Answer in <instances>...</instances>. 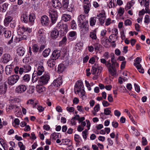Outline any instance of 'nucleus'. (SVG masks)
I'll return each instance as SVG.
<instances>
[{
	"mask_svg": "<svg viewBox=\"0 0 150 150\" xmlns=\"http://www.w3.org/2000/svg\"><path fill=\"white\" fill-rule=\"evenodd\" d=\"M78 23L79 26H80V25H86L87 22L84 16L81 15L78 17Z\"/></svg>",
	"mask_w": 150,
	"mask_h": 150,
	"instance_id": "8",
	"label": "nucleus"
},
{
	"mask_svg": "<svg viewBox=\"0 0 150 150\" xmlns=\"http://www.w3.org/2000/svg\"><path fill=\"white\" fill-rule=\"evenodd\" d=\"M60 136V134L59 133L54 132L50 136V139L55 140L59 138Z\"/></svg>",
	"mask_w": 150,
	"mask_h": 150,
	"instance_id": "36",
	"label": "nucleus"
},
{
	"mask_svg": "<svg viewBox=\"0 0 150 150\" xmlns=\"http://www.w3.org/2000/svg\"><path fill=\"white\" fill-rule=\"evenodd\" d=\"M74 8V6L72 4H68L66 6V7H64L63 8L64 9L66 10L69 12H71Z\"/></svg>",
	"mask_w": 150,
	"mask_h": 150,
	"instance_id": "38",
	"label": "nucleus"
},
{
	"mask_svg": "<svg viewBox=\"0 0 150 150\" xmlns=\"http://www.w3.org/2000/svg\"><path fill=\"white\" fill-rule=\"evenodd\" d=\"M30 76L28 74H26L23 76V78L22 81L23 82L28 83L30 81Z\"/></svg>",
	"mask_w": 150,
	"mask_h": 150,
	"instance_id": "31",
	"label": "nucleus"
},
{
	"mask_svg": "<svg viewBox=\"0 0 150 150\" xmlns=\"http://www.w3.org/2000/svg\"><path fill=\"white\" fill-rule=\"evenodd\" d=\"M41 23L43 25H48L50 22L49 18L46 15L43 16L40 19Z\"/></svg>",
	"mask_w": 150,
	"mask_h": 150,
	"instance_id": "10",
	"label": "nucleus"
},
{
	"mask_svg": "<svg viewBox=\"0 0 150 150\" xmlns=\"http://www.w3.org/2000/svg\"><path fill=\"white\" fill-rule=\"evenodd\" d=\"M112 65L113 67V68H114V69H115V72L114 73H112V76L114 75L116 73V69L115 68V67H119V64L116 62H114V64H112Z\"/></svg>",
	"mask_w": 150,
	"mask_h": 150,
	"instance_id": "49",
	"label": "nucleus"
},
{
	"mask_svg": "<svg viewBox=\"0 0 150 150\" xmlns=\"http://www.w3.org/2000/svg\"><path fill=\"white\" fill-rule=\"evenodd\" d=\"M19 78V76L18 75H11L8 78L7 83L9 85H13L17 82Z\"/></svg>",
	"mask_w": 150,
	"mask_h": 150,
	"instance_id": "4",
	"label": "nucleus"
},
{
	"mask_svg": "<svg viewBox=\"0 0 150 150\" xmlns=\"http://www.w3.org/2000/svg\"><path fill=\"white\" fill-rule=\"evenodd\" d=\"M6 30V28L4 27L1 25H0V34H1L3 33H4Z\"/></svg>",
	"mask_w": 150,
	"mask_h": 150,
	"instance_id": "58",
	"label": "nucleus"
},
{
	"mask_svg": "<svg viewBox=\"0 0 150 150\" xmlns=\"http://www.w3.org/2000/svg\"><path fill=\"white\" fill-rule=\"evenodd\" d=\"M69 0H63L62 2V7L63 8L64 7H66V6L69 4Z\"/></svg>",
	"mask_w": 150,
	"mask_h": 150,
	"instance_id": "53",
	"label": "nucleus"
},
{
	"mask_svg": "<svg viewBox=\"0 0 150 150\" xmlns=\"http://www.w3.org/2000/svg\"><path fill=\"white\" fill-rule=\"evenodd\" d=\"M88 130L87 129H85V130L83 131L82 132V136L83 139L85 140L86 139L87 137V132Z\"/></svg>",
	"mask_w": 150,
	"mask_h": 150,
	"instance_id": "51",
	"label": "nucleus"
},
{
	"mask_svg": "<svg viewBox=\"0 0 150 150\" xmlns=\"http://www.w3.org/2000/svg\"><path fill=\"white\" fill-rule=\"evenodd\" d=\"M21 19L22 21L27 23L28 21L27 13H25L23 14L21 16Z\"/></svg>",
	"mask_w": 150,
	"mask_h": 150,
	"instance_id": "34",
	"label": "nucleus"
},
{
	"mask_svg": "<svg viewBox=\"0 0 150 150\" xmlns=\"http://www.w3.org/2000/svg\"><path fill=\"white\" fill-rule=\"evenodd\" d=\"M56 27L60 29L61 30L62 29L65 32H66L67 30V25L66 24H62L61 23H58Z\"/></svg>",
	"mask_w": 150,
	"mask_h": 150,
	"instance_id": "19",
	"label": "nucleus"
},
{
	"mask_svg": "<svg viewBox=\"0 0 150 150\" xmlns=\"http://www.w3.org/2000/svg\"><path fill=\"white\" fill-rule=\"evenodd\" d=\"M94 110L96 112H98L100 109V105L99 104L96 105L94 108Z\"/></svg>",
	"mask_w": 150,
	"mask_h": 150,
	"instance_id": "64",
	"label": "nucleus"
},
{
	"mask_svg": "<svg viewBox=\"0 0 150 150\" xmlns=\"http://www.w3.org/2000/svg\"><path fill=\"white\" fill-rule=\"evenodd\" d=\"M50 49L49 48L45 49L43 52L42 55L44 57H47L49 54L50 52Z\"/></svg>",
	"mask_w": 150,
	"mask_h": 150,
	"instance_id": "39",
	"label": "nucleus"
},
{
	"mask_svg": "<svg viewBox=\"0 0 150 150\" xmlns=\"http://www.w3.org/2000/svg\"><path fill=\"white\" fill-rule=\"evenodd\" d=\"M55 27L51 32L50 37V38L53 39H55L58 38L59 35L58 30Z\"/></svg>",
	"mask_w": 150,
	"mask_h": 150,
	"instance_id": "9",
	"label": "nucleus"
},
{
	"mask_svg": "<svg viewBox=\"0 0 150 150\" xmlns=\"http://www.w3.org/2000/svg\"><path fill=\"white\" fill-rule=\"evenodd\" d=\"M71 28L73 29H75L76 28V25L74 21H72L71 22Z\"/></svg>",
	"mask_w": 150,
	"mask_h": 150,
	"instance_id": "57",
	"label": "nucleus"
},
{
	"mask_svg": "<svg viewBox=\"0 0 150 150\" xmlns=\"http://www.w3.org/2000/svg\"><path fill=\"white\" fill-rule=\"evenodd\" d=\"M24 70L25 71L28 72L30 71L31 69V67L28 64H26L24 66Z\"/></svg>",
	"mask_w": 150,
	"mask_h": 150,
	"instance_id": "50",
	"label": "nucleus"
},
{
	"mask_svg": "<svg viewBox=\"0 0 150 150\" xmlns=\"http://www.w3.org/2000/svg\"><path fill=\"white\" fill-rule=\"evenodd\" d=\"M27 89V87L24 85H20L16 89V92L18 93H21L24 92Z\"/></svg>",
	"mask_w": 150,
	"mask_h": 150,
	"instance_id": "7",
	"label": "nucleus"
},
{
	"mask_svg": "<svg viewBox=\"0 0 150 150\" xmlns=\"http://www.w3.org/2000/svg\"><path fill=\"white\" fill-rule=\"evenodd\" d=\"M94 49L95 50L98 51L101 47V45L98 43H96L93 45Z\"/></svg>",
	"mask_w": 150,
	"mask_h": 150,
	"instance_id": "47",
	"label": "nucleus"
},
{
	"mask_svg": "<svg viewBox=\"0 0 150 150\" xmlns=\"http://www.w3.org/2000/svg\"><path fill=\"white\" fill-rule=\"evenodd\" d=\"M14 68L13 65L11 64L7 66L5 68V72L6 74L9 75L11 74Z\"/></svg>",
	"mask_w": 150,
	"mask_h": 150,
	"instance_id": "15",
	"label": "nucleus"
},
{
	"mask_svg": "<svg viewBox=\"0 0 150 150\" xmlns=\"http://www.w3.org/2000/svg\"><path fill=\"white\" fill-rule=\"evenodd\" d=\"M91 7L90 4H84L83 5L84 10L85 13L87 14L88 13Z\"/></svg>",
	"mask_w": 150,
	"mask_h": 150,
	"instance_id": "29",
	"label": "nucleus"
},
{
	"mask_svg": "<svg viewBox=\"0 0 150 150\" xmlns=\"http://www.w3.org/2000/svg\"><path fill=\"white\" fill-rule=\"evenodd\" d=\"M109 41L107 38L105 39V41H103L102 42V44L106 47H107L108 46V44L107 42H108Z\"/></svg>",
	"mask_w": 150,
	"mask_h": 150,
	"instance_id": "55",
	"label": "nucleus"
},
{
	"mask_svg": "<svg viewBox=\"0 0 150 150\" xmlns=\"http://www.w3.org/2000/svg\"><path fill=\"white\" fill-rule=\"evenodd\" d=\"M62 83V81L61 77H59L54 80L52 84L55 87H57L61 85Z\"/></svg>",
	"mask_w": 150,
	"mask_h": 150,
	"instance_id": "17",
	"label": "nucleus"
},
{
	"mask_svg": "<svg viewBox=\"0 0 150 150\" xmlns=\"http://www.w3.org/2000/svg\"><path fill=\"white\" fill-rule=\"evenodd\" d=\"M76 35V33L74 31L70 32L69 33V35L71 37H74Z\"/></svg>",
	"mask_w": 150,
	"mask_h": 150,
	"instance_id": "54",
	"label": "nucleus"
},
{
	"mask_svg": "<svg viewBox=\"0 0 150 150\" xmlns=\"http://www.w3.org/2000/svg\"><path fill=\"white\" fill-rule=\"evenodd\" d=\"M7 90L6 86L4 84L0 86V94H4Z\"/></svg>",
	"mask_w": 150,
	"mask_h": 150,
	"instance_id": "27",
	"label": "nucleus"
},
{
	"mask_svg": "<svg viewBox=\"0 0 150 150\" xmlns=\"http://www.w3.org/2000/svg\"><path fill=\"white\" fill-rule=\"evenodd\" d=\"M117 36L112 34L110 36L109 40L110 42H115L117 41Z\"/></svg>",
	"mask_w": 150,
	"mask_h": 150,
	"instance_id": "32",
	"label": "nucleus"
},
{
	"mask_svg": "<svg viewBox=\"0 0 150 150\" xmlns=\"http://www.w3.org/2000/svg\"><path fill=\"white\" fill-rule=\"evenodd\" d=\"M50 79V76L48 74H44L40 78L38 82L41 85H44L48 83Z\"/></svg>",
	"mask_w": 150,
	"mask_h": 150,
	"instance_id": "5",
	"label": "nucleus"
},
{
	"mask_svg": "<svg viewBox=\"0 0 150 150\" xmlns=\"http://www.w3.org/2000/svg\"><path fill=\"white\" fill-rule=\"evenodd\" d=\"M109 108H105L104 109V113L106 115H108L111 112V111L108 109Z\"/></svg>",
	"mask_w": 150,
	"mask_h": 150,
	"instance_id": "56",
	"label": "nucleus"
},
{
	"mask_svg": "<svg viewBox=\"0 0 150 150\" xmlns=\"http://www.w3.org/2000/svg\"><path fill=\"white\" fill-rule=\"evenodd\" d=\"M19 147L20 148V150H25V146L23 145L22 142H20L18 143Z\"/></svg>",
	"mask_w": 150,
	"mask_h": 150,
	"instance_id": "46",
	"label": "nucleus"
},
{
	"mask_svg": "<svg viewBox=\"0 0 150 150\" xmlns=\"http://www.w3.org/2000/svg\"><path fill=\"white\" fill-rule=\"evenodd\" d=\"M125 9L124 8L120 7L118 9L117 13L120 16H122L124 13Z\"/></svg>",
	"mask_w": 150,
	"mask_h": 150,
	"instance_id": "45",
	"label": "nucleus"
},
{
	"mask_svg": "<svg viewBox=\"0 0 150 150\" xmlns=\"http://www.w3.org/2000/svg\"><path fill=\"white\" fill-rule=\"evenodd\" d=\"M2 62L4 63H7L11 59V55L8 54H5L2 57Z\"/></svg>",
	"mask_w": 150,
	"mask_h": 150,
	"instance_id": "14",
	"label": "nucleus"
},
{
	"mask_svg": "<svg viewBox=\"0 0 150 150\" xmlns=\"http://www.w3.org/2000/svg\"><path fill=\"white\" fill-rule=\"evenodd\" d=\"M79 27L81 29V32L83 34L86 33L88 30V27L86 25H80Z\"/></svg>",
	"mask_w": 150,
	"mask_h": 150,
	"instance_id": "18",
	"label": "nucleus"
},
{
	"mask_svg": "<svg viewBox=\"0 0 150 150\" xmlns=\"http://www.w3.org/2000/svg\"><path fill=\"white\" fill-rule=\"evenodd\" d=\"M4 34V36L6 38H8L11 36V32L8 30H6Z\"/></svg>",
	"mask_w": 150,
	"mask_h": 150,
	"instance_id": "44",
	"label": "nucleus"
},
{
	"mask_svg": "<svg viewBox=\"0 0 150 150\" xmlns=\"http://www.w3.org/2000/svg\"><path fill=\"white\" fill-rule=\"evenodd\" d=\"M38 85L36 87V91L39 93H41L45 91V88L42 85Z\"/></svg>",
	"mask_w": 150,
	"mask_h": 150,
	"instance_id": "25",
	"label": "nucleus"
},
{
	"mask_svg": "<svg viewBox=\"0 0 150 150\" xmlns=\"http://www.w3.org/2000/svg\"><path fill=\"white\" fill-rule=\"evenodd\" d=\"M64 69V65L63 64H60L58 66L57 72L59 73H60L63 71Z\"/></svg>",
	"mask_w": 150,
	"mask_h": 150,
	"instance_id": "35",
	"label": "nucleus"
},
{
	"mask_svg": "<svg viewBox=\"0 0 150 150\" xmlns=\"http://www.w3.org/2000/svg\"><path fill=\"white\" fill-rule=\"evenodd\" d=\"M90 37L93 40H96L97 39L96 35V29L91 32L89 34Z\"/></svg>",
	"mask_w": 150,
	"mask_h": 150,
	"instance_id": "23",
	"label": "nucleus"
},
{
	"mask_svg": "<svg viewBox=\"0 0 150 150\" xmlns=\"http://www.w3.org/2000/svg\"><path fill=\"white\" fill-rule=\"evenodd\" d=\"M102 69V67L98 66V64H95L93 65L91 70V73L94 75L93 77V80L97 79L98 78Z\"/></svg>",
	"mask_w": 150,
	"mask_h": 150,
	"instance_id": "2",
	"label": "nucleus"
},
{
	"mask_svg": "<svg viewBox=\"0 0 150 150\" xmlns=\"http://www.w3.org/2000/svg\"><path fill=\"white\" fill-rule=\"evenodd\" d=\"M61 51L59 50H56L52 52V58L56 60L58 59L60 56Z\"/></svg>",
	"mask_w": 150,
	"mask_h": 150,
	"instance_id": "13",
	"label": "nucleus"
},
{
	"mask_svg": "<svg viewBox=\"0 0 150 150\" xmlns=\"http://www.w3.org/2000/svg\"><path fill=\"white\" fill-rule=\"evenodd\" d=\"M29 38V36L27 34H25L21 36H20V38L21 40H26L28 38Z\"/></svg>",
	"mask_w": 150,
	"mask_h": 150,
	"instance_id": "52",
	"label": "nucleus"
},
{
	"mask_svg": "<svg viewBox=\"0 0 150 150\" xmlns=\"http://www.w3.org/2000/svg\"><path fill=\"white\" fill-rule=\"evenodd\" d=\"M131 24L132 21L129 19H127L125 20V21L124 24L126 26L130 25Z\"/></svg>",
	"mask_w": 150,
	"mask_h": 150,
	"instance_id": "59",
	"label": "nucleus"
},
{
	"mask_svg": "<svg viewBox=\"0 0 150 150\" xmlns=\"http://www.w3.org/2000/svg\"><path fill=\"white\" fill-rule=\"evenodd\" d=\"M105 65L108 68V70L110 73L112 75V73L115 72V69L112 65V64H111L110 62V60L105 64Z\"/></svg>",
	"mask_w": 150,
	"mask_h": 150,
	"instance_id": "16",
	"label": "nucleus"
},
{
	"mask_svg": "<svg viewBox=\"0 0 150 150\" xmlns=\"http://www.w3.org/2000/svg\"><path fill=\"white\" fill-rule=\"evenodd\" d=\"M17 52L19 56H22L25 53V49L23 47H19L17 49Z\"/></svg>",
	"mask_w": 150,
	"mask_h": 150,
	"instance_id": "24",
	"label": "nucleus"
},
{
	"mask_svg": "<svg viewBox=\"0 0 150 150\" xmlns=\"http://www.w3.org/2000/svg\"><path fill=\"white\" fill-rule=\"evenodd\" d=\"M54 59H53L52 58L51 59H49L47 62V64L49 67H53L56 64V62L54 61Z\"/></svg>",
	"mask_w": 150,
	"mask_h": 150,
	"instance_id": "30",
	"label": "nucleus"
},
{
	"mask_svg": "<svg viewBox=\"0 0 150 150\" xmlns=\"http://www.w3.org/2000/svg\"><path fill=\"white\" fill-rule=\"evenodd\" d=\"M135 1L134 0H132L131 1L128 2L125 7V9L126 11H127L130 9L131 7L134 5Z\"/></svg>",
	"mask_w": 150,
	"mask_h": 150,
	"instance_id": "22",
	"label": "nucleus"
},
{
	"mask_svg": "<svg viewBox=\"0 0 150 150\" xmlns=\"http://www.w3.org/2000/svg\"><path fill=\"white\" fill-rule=\"evenodd\" d=\"M35 18V15L33 13H30L29 16V21L32 25L34 23Z\"/></svg>",
	"mask_w": 150,
	"mask_h": 150,
	"instance_id": "26",
	"label": "nucleus"
},
{
	"mask_svg": "<svg viewBox=\"0 0 150 150\" xmlns=\"http://www.w3.org/2000/svg\"><path fill=\"white\" fill-rule=\"evenodd\" d=\"M82 45V43L79 42L77 43L75 46V50L76 51H79L81 48Z\"/></svg>",
	"mask_w": 150,
	"mask_h": 150,
	"instance_id": "43",
	"label": "nucleus"
},
{
	"mask_svg": "<svg viewBox=\"0 0 150 150\" xmlns=\"http://www.w3.org/2000/svg\"><path fill=\"white\" fill-rule=\"evenodd\" d=\"M74 140L76 142L79 143L81 140V139L79 135L75 134L74 136Z\"/></svg>",
	"mask_w": 150,
	"mask_h": 150,
	"instance_id": "48",
	"label": "nucleus"
},
{
	"mask_svg": "<svg viewBox=\"0 0 150 150\" xmlns=\"http://www.w3.org/2000/svg\"><path fill=\"white\" fill-rule=\"evenodd\" d=\"M85 83H86V86L87 87L88 90L89 91L91 90V88L90 86V85L89 83L86 80H85Z\"/></svg>",
	"mask_w": 150,
	"mask_h": 150,
	"instance_id": "63",
	"label": "nucleus"
},
{
	"mask_svg": "<svg viewBox=\"0 0 150 150\" xmlns=\"http://www.w3.org/2000/svg\"><path fill=\"white\" fill-rule=\"evenodd\" d=\"M149 16L148 15H146L144 18V23L147 24H148L149 23Z\"/></svg>",
	"mask_w": 150,
	"mask_h": 150,
	"instance_id": "60",
	"label": "nucleus"
},
{
	"mask_svg": "<svg viewBox=\"0 0 150 150\" xmlns=\"http://www.w3.org/2000/svg\"><path fill=\"white\" fill-rule=\"evenodd\" d=\"M37 38L38 40L42 42L44 41L45 38L44 30L43 29H39L37 33Z\"/></svg>",
	"mask_w": 150,
	"mask_h": 150,
	"instance_id": "6",
	"label": "nucleus"
},
{
	"mask_svg": "<svg viewBox=\"0 0 150 150\" xmlns=\"http://www.w3.org/2000/svg\"><path fill=\"white\" fill-rule=\"evenodd\" d=\"M12 108V110L14 112H16L20 110L21 109L20 107L16 105H12V107H11Z\"/></svg>",
	"mask_w": 150,
	"mask_h": 150,
	"instance_id": "41",
	"label": "nucleus"
},
{
	"mask_svg": "<svg viewBox=\"0 0 150 150\" xmlns=\"http://www.w3.org/2000/svg\"><path fill=\"white\" fill-rule=\"evenodd\" d=\"M12 18L10 16H6L4 19V23L5 25L7 26L11 22Z\"/></svg>",
	"mask_w": 150,
	"mask_h": 150,
	"instance_id": "28",
	"label": "nucleus"
},
{
	"mask_svg": "<svg viewBox=\"0 0 150 150\" xmlns=\"http://www.w3.org/2000/svg\"><path fill=\"white\" fill-rule=\"evenodd\" d=\"M9 5V4L8 3H5L3 4L1 6H0V11L2 12H5L7 9Z\"/></svg>",
	"mask_w": 150,
	"mask_h": 150,
	"instance_id": "21",
	"label": "nucleus"
},
{
	"mask_svg": "<svg viewBox=\"0 0 150 150\" xmlns=\"http://www.w3.org/2000/svg\"><path fill=\"white\" fill-rule=\"evenodd\" d=\"M96 17H93L90 18L89 20L90 24V26H93L95 25L96 20Z\"/></svg>",
	"mask_w": 150,
	"mask_h": 150,
	"instance_id": "33",
	"label": "nucleus"
},
{
	"mask_svg": "<svg viewBox=\"0 0 150 150\" xmlns=\"http://www.w3.org/2000/svg\"><path fill=\"white\" fill-rule=\"evenodd\" d=\"M48 13L52 24H55L57 21L58 17L57 11L54 9H50L49 10Z\"/></svg>",
	"mask_w": 150,
	"mask_h": 150,
	"instance_id": "3",
	"label": "nucleus"
},
{
	"mask_svg": "<svg viewBox=\"0 0 150 150\" xmlns=\"http://www.w3.org/2000/svg\"><path fill=\"white\" fill-rule=\"evenodd\" d=\"M39 47L38 45L35 44H33L32 46L33 51L35 53H37L39 50Z\"/></svg>",
	"mask_w": 150,
	"mask_h": 150,
	"instance_id": "42",
	"label": "nucleus"
},
{
	"mask_svg": "<svg viewBox=\"0 0 150 150\" xmlns=\"http://www.w3.org/2000/svg\"><path fill=\"white\" fill-rule=\"evenodd\" d=\"M52 6L55 8H59L61 6L60 2L58 0H52Z\"/></svg>",
	"mask_w": 150,
	"mask_h": 150,
	"instance_id": "20",
	"label": "nucleus"
},
{
	"mask_svg": "<svg viewBox=\"0 0 150 150\" xmlns=\"http://www.w3.org/2000/svg\"><path fill=\"white\" fill-rule=\"evenodd\" d=\"M137 68L138 71L141 73H143L144 72V70L142 67L141 65L140 64L137 63L135 64V66Z\"/></svg>",
	"mask_w": 150,
	"mask_h": 150,
	"instance_id": "37",
	"label": "nucleus"
},
{
	"mask_svg": "<svg viewBox=\"0 0 150 150\" xmlns=\"http://www.w3.org/2000/svg\"><path fill=\"white\" fill-rule=\"evenodd\" d=\"M96 18L99 19V22L101 25L104 23L106 18L104 14L102 13H100L97 15Z\"/></svg>",
	"mask_w": 150,
	"mask_h": 150,
	"instance_id": "12",
	"label": "nucleus"
},
{
	"mask_svg": "<svg viewBox=\"0 0 150 150\" xmlns=\"http://www.w3.org/2000/svg\"><path fill=\"white\" fill-rule=\"evenodd\" d=\"M74 91L75 93L78 94L82 99H83L85 97V91L81 81H78L76 82L75 85Z\"/></svg>",
	"mask_w": 150,
	"mask_h": 150,
	"instance_id": "1",
	"label": "nucleus"
},
{
	"mask_svg": "<svg viewBox=\"0 0 150 150\" xmlns=\"http://www.w3.org/2000/svg\"><path fill=\"white\" fill-rule=\"evenodd\" d=\"M44 71L43 67L42 65H40L38 66L36 70H35L34 72L37 74V76H40L42 74Z\"/></svg>",
	"mask_w": 150,
	"mask_h": 150,
	"instance_id": "11",
	"label": "nucleus"
},
{
	"mask_svg": "<svg viewBox=\"0 0 150 150\" xmlns=\"http://www.w3.org/2000/svg\"><path fill=\"white\" fill-rule=\"evenodd\" d=\"M67 110L69 112H73L74 110V108L73 107H67Z\"/></svg>",
	"mask_w": 150,
	"mask_h": 150,
	"instance_id": "62",
	"label": "nucleus"
},
{
	"mask_svg": "<svg viewBox=\"0 0 150 150\" xmlns=\"http://www.w3.org/2000/svg\"><path fill=\"white\" fill-rule=\"evenodd\" d=\"M142 142L143 145H146L147 144V142L145 137H142Z\"/></svg>",
	"mask_w": 150,
	"mask_h": 150,
	"instance_id": "61",
	"label": "nucleus"
},
{
	"mask_svg": "<svg viewBox=\"0 0 150 150\" xmlns=\"http://www.w3.org/2000/svg\"><path fill=\"white\" fill-rule=\"evenodd\" d=\"M62 18L63 20L65 21H67L70 20L71 17L69 15L64 14L62 16Z\"/></svg>",
	"mask_w": 150,
	"mask_h": 150,
	"instance_id": "40",
	"label": "nucleus"
}]
</instances>
